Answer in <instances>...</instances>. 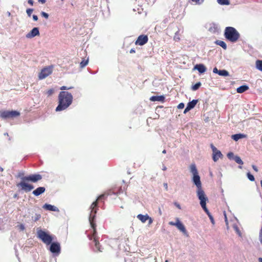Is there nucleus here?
Here are the masks:
<instances>
[{"label":"nucleus","instance_id":"1","mask_svg":"<svg viewBox=\"0 0 262 262\" xmlns=\"http://www.w3.org/2000/svg\"><path fill=\"white\" fill-rule=\"evenodd\" d=\"M72 95L67 91H61L58 95V105L55 111L60 112L66 110L73 102Z\"/></svg>","mask_w":262,"mask_h":262},{"label":"nucleus","instance_id":"2","mask_svg":"<svg viewBox=\"0 0 262 262\" xmlns=\"http://www.w3.org/2000/svg\"><path fill=\"white\" fill-rule=\"evenodd\" d=\"M224 36L228 40L235 42L238 39L240 35L234 28L227 27L225 28Z\"/></svg>","mask_w":262,"mask_h":262},{"label":"nucleus","instance_id":"3","mask_svg":"<svg viewBox=\"0 0 262 262\" xmlns=\"http://www.w3.org/2000/svg\"><path fill=\"white\" fill-rule=\"evenodd\" d=\"M104 198V194L100 195L97 199L90 206V209H91V213L89 216V222L92 227V224H96L95 223V217L96 216V214L97 213V211L98 209V203L99 200L103 199Z\"/></svg>","mask_w":262,"mask_h":262},{"label":"nucleus","instance_id":"4","mask_svg":"<svg viewBox=\"0 0 262 262\" xmlns=\"http://www.w3.org/2000/svg\"><path fill=\"white\" fill-rule=\"evenodd\" d=\"M93 233L91 235H88V237L90 240H93L95 243V246L97 249V252H102L99 242V237L97 235L96 224H92Z\"/></svg>","mask_w":262,"mask_h":262},{"label":"nucleus","instance_id":"5","mask_svg":"<svg viewBox=\"0 0 262 262\" xmlns=\"http://www.w3.org/2000/svg\"><path fill=\"white\" fill-rule=\"evenodd\" d=\"M37 236L47 245H49L51 244L53 238L52 236L45 231L40 229L37 231Z\"/></svg>","mask_w":262,"mask_h":262},{"label":"nucleus","instance_id":"6","mask_svg":"<svg viewBox=\"0 0 262 262\" xmlns=\"http://www.w3.org/2000/svg\"><path fill=\"white\" fill-rule=\"evenodd\" d=\"M192 180L194 184L197 187L196 194L197 196L205 194L204 191L202 187V184L200 180V177L199 174L193 176Z\"/></svg>","mask_w":262,"mask_h":262},{"label":"nucleus","instance_id":"7","mask_svg":"<svg viewBox=\"0 0 262 262\" xmlns=\"http://www.w3.org/2000/svg\"><path fill=\"white\" fill-rule=\"evenodd\" d=\"M20 116L19 112L16 111H6L1 113V117L6 119V118H14Z\"/></svg>","mask_w":262,"mask_h":262},{"label":"nucleus","instance_id":"8","mask_svg":"<svg viewBox=\"0 0 262 262\" xmlns=\"http://www.w3.org/2000/svg\"><path fill=\"white\" fill-rule=\"evenodd\" d=\"M52 73V68L47 67L43 68L38 74V78L43 79L49 76Z\"/></svg>","mask_w":262,"mask_h":262},{"label":"nucleus","instance_id":"9","mask_svg":"<svg viewBox=\"0 0 262 262\" xmlns=\"http://www.w3.org/2000/svg\"><path fill=\"white\" fill-rule=\"evenodd\" d=\"M200 200V205L205 212L209 215L210 214L209 210L206 207V201L208 200L206 194L201 195L198 196Z\"/></svg>","mask_w":262,"mask_h":262},{"label":"nucleus","instance_id":"10","mask_svg":"<svg viewBox=\"0 0 262 262\" xmlns=\"http://www.w3.org/2000/svg\"><path fill=\"white\" fill-rule=\"evenodd\" d=\"M25 180H22L17 186V187H20L21 189L26 192H29L34 188V186L30 184H28L25 182Z\"/></svg>","mask_w":262,"mask_h":262},{"label":"nucleus","instance_id":"11","mask_svg":"<svg viewBox=\"0 0 262 262\" xmlns=\"http://www.w3.org/2000/svg\"><path fill=\"white\" fill-rule=\"evenodd\" d=\"M42 179V176L39 174H34L29 175L28 176H26L24 177L22 180L31 181L34 183H35Z\"/></svg>","mask_w":262,"mask_h":262},{"label":"nucleus","instance_id":"12","mask_svg":"<svg viewBox=\"0 0 262 262\" xmlns=\"http://www.w3.org/2000/svg\"><path fill=\"white\" fill-rule=\"evenodd\" d=\"M148 41V37L146 35H140L135 41L136 45L143 46L146 44Z\"/></svg>","mask_w":262,"mask_h":262},{"label":"nucleus","instance_id":"13","mask_svg":"<svg viewBox=\"0 0 262 262\" xmlns=\"http://www.w3.org/2000/svg\"><path fill=\"white\" fill-rule=\"evenodd\" d=\"M60 249L59 243L57 242L51 243L50 250L52 253L59 254L60 252Z\"/></svg>","mask_w":262,"mask_h":262},{"label":"nucleus","instance_id":"14","mask_svg":"<svg viewBox=\"0 0 262 262\" xmlns=\"http://www.w3.org/2000/svg\"><path fill=\"white\" fill-rule=\"evenodd\" d=\"M137 218L140 220L143 223H144L146 222V221H149V224H151L152 223V220L151 217L149 216L148 214L143 215L141 214H138L137 215Z\"/></svg>","mask_w":262,"mask_h":262},{"label":"nucleus","instance_id":"15","mask_svg":"<svg viewBox=\"0 0 262 262\" xmlns=\"http://www.w3.org/2000/svg\"><path fill=\"white\" fill-rule=\"evenodd\" d=\"M39 34L38 28H34L29 33L26 35V37L28 38H33Z\"/></svg>","mask_w":262,"mask_h":262},{"label":"nucleus","instance_id":"16","mask_svg":"<svg viewBox=\"0 0 262 262\" xmlns=\"http://www.w3.org/2000/svg\"><path fill=\"white\" fill-rule=\"evenodd\" d=\"M176 226L177 228L183 233H186L187 231L184 225L180 221L179 219H176Z\"/></svg>","mask_w":262,"mask_h":262},{"label":"nucleus","instance_id":"17","mask_svg":"<svg viewBox=\"0 0 262 262\" xmlns=\"http://www.w3.org/2000/svg\"><path fill=\"white\" fill-rule=\"evenodd\" d=\"M46 190V188L44 187H39L37 188L35 190L33 191V194L35 196H38L41 194L43 193Z\"/></svg>","mask_w":262,"mask_h":262},{"label":"nucleus","instance_id":"18","mask_svg":"<svg viewBox=\"0 0 262 262\" xmlns=\"http://www.w3.org/2000/svg\"><path fill=\"white\" fill-rule=\"evenodd\" d=\"M150 100L151 101H161L164 102L165 97L163 95L161 96H154L150 98Z\"/></svg>","mask_w":262,"mask_h":262},{"label":"nucleus","instance_id":"19","mask_svg":"<svg viewBox=\"0 0 262 262\" xmlns=\"http://www.w3.org/2000/svg\"><path fill=\"white\" fill-rule=\"evenodd\" d=\"M194 69H196L200 73H203L206 71V68L203 64H196L194 67Z\"/></svg>","mask_w":262,"mask_h":262},{"label":"nucleus","instance_id":"20","mask_svg":"<svg viewBox=\"0 0 262 262\" xmlns=\"http://www.w3.org/2000/svg\"><path fill=\"white\" fill-rule=\"evenodd\" d=\"M222 157V154L220 150L213 153L212 159L214 162H216L220 158Z\"/></svg>","mask_w":262,"mask_h":262},{"label":"nucleus","instance_id":"21","mask_svg":"<svg viewBox=\"0 0 262 262\" xmlns=\"http://www.w3.org/2000/svg\"><path fill=\"white\" fill-rule=\"evenodd\" d=\"M246 137V135L242 134H237L235 135H233L231 136V138L232 139H233L234 141H237L240 139L244 138Z\"/></svg>","mask_w":262,"mask_h":262},{"label":"nucleus","instance_id":"22","mask_svg":"<svg viewBox=\"0 0 262 262\" xmlns=\"http://www.w3.org/2000/svg\"><path fill=\"white\" fill-rule=\"evenodd\" d=\"M249 89V87L247 85H244L238 87L236 89V91L238 93H243Z\"/></svg>","mask_w":262,"mask_h":262},{"label":"nucleus","instance_id":"23","mask_svg":"<svg viewBox=\"0 0 262 262\" xmlns=\"http://www.w3.org/2000/svg\"><path fill=\"white\" fill-rule=\"evenodd\" d=\"M190 172L192 173L193 176L199 174L196 166L194 164H192L190 165Z\"/></svg>","mask_w":262,"mask_h":262},{"label":"nucleus","instance_id":"24","mask_svg":"<svg viewBox=\"0 0 262 262\" xmlns=\"http://www.w3.org/2000/svg\"><path fill=\"white\" fill-rule=\"evenodd\" d=\"M43 208L50 211H56V207L50 204H46L43 205Z\"/></svg>","mask_w":262,"mask_h":262},{"label":"nucleus","instance_id":"25","mask_svg":"<svg viewBox=\"0 0 262 262\" xmlns=\"http://www.w3.org/2000/svg\"><path fill=\"white\" fill-rule=\"evenodd\" d=\"M198 102V100H193L191 101L188 102L186 106L191 110L195 107Z\"/></svg>","mask_w":262,"mask_h":262},{"label":"nucleus","instance_id":"26","mask_svg":"<svg viewBox=\"0 0 262 262\" xmlns=\"http://www.w3.org/2000/svg\"><path fill=\"white\" fill-rule=\"evenodd\" d=\"M201 84H202L200 82H198L196 83L194 85H193L191 86V90L194 91H196L200 88V86H201Z\"/></svg>","mask_w":262,"mask_h":262},{"label":"nucleus","instance_id":"27","mask_svg":"<svg viewBox=\"0 0 262 262\" xmlns=\"http://www.w3.org/2000/svg\"><path fill=\"white\" fill-rule=\"evenodd\" d=\"M216 43L220 46L221 47H222L224 49H227V45H226V43L222 41V40H217L216 41Z\"/></svg>","mask_w":262,"mask_h":262},{"label":"nucleus","instance_id":"28","mask_svg":"<svg viewBox=\"0 0 262 262\" xmlns=\"http://www.w3.org/2000/svg\"><path fill=\"white\" fill-rule=\"evenodd\" d=\"M218 74L220 76H227L229 75V73L225 70H219Z\"/></svg>","mask_w":262,"mask_h":262},{"label":"nucleus","instance_id":"29","mask_svg":"<svg viewBox=\"0 0 262 262\" xmlns=\"http://www.w3.org/2000/svg\"><path fill=\"white\" fill-rule=\"evenodd\" d=\"M217 2L222 5H228L230 4L229 0H217Z\"/></svg>","mask_w":262,"mask_h":262},{"label":"nucleus","instance_id":"30","mask_svg":"<svg viewBox=\"0 0 262 262\" xmlns=\"http://www.w3.org/2000/svg\"><path fill=\"white\" fill-rule=\"evenodd\" d=\"M256 67L259 70L262 71V60H258L256 62Z\"/></svg>","mask_w":262,"mask_h":262},{"label":"nucleus","instance_id":"31","mask_svg":"<svg viewBox=\"0 0 262 262\" xmlns=\"http://www.w3.org/2000/svg\"><path fill=\"white\" fill-rule=\"evenodd\" d=\"M88 62H89V59H83L82 60V61L80 63V68H83L84 67H85L88 64Z\"/></svg>","mask_w":262,"mask_h":262},{"label":"nucleus","instance_id":"32","mask_svg":"<svg viewBox=\"0 0 262 262\" xmlns=\"http://www.w3.org/2000/svg\"><path fill=\"white\" fill-rule=\"evenodd\" d=\"M234 160L237 163L240 165H243L244 164L241 158L237 156H236L234 157Z\"/></svg>","mask_w":262,"mask_h":262},{"label":"nucleus","instance_id":"33","mask_svg":"<svg viewBox=\"0 0 262 262\" xmlns=\"http://www.w3.org/2000/svg\"><path fill=\"white\" fill-rule=\"evenodd\" d=\"M54 92V90L53 89H50L48 90L47 91H46V94L49 97V96H50L52 95H53Z\"/></svg>","mask_w":262,"mask_h":262},{"label":"nucleus","instance_id":"34","mask_svg":"<svg viewBox=\"0 0 262 262\" xmlns=\"http://www.w3.org/2000/svg\"><path fill=\"white\" fill-rule=\"evenodd\" d=\"M247 176L250 181H254L255 180V178H254V176L252 174H251L250 172H248L247 173Z\"/></svg>","mask_w":262,"mask_h":262},{"label":"nucleus","instance_id":"35","mask_svg":"<svg viewBox=\"0 0 262 262\" xmlns=\"http://www.w3.org/2000/svg\"><path fill=\"white\" fill-rule=\"evenodd\" d=\"M234 155L233 154V152H229L228 154H227V157L229 159H234Z\"/></svg>","mask_w":262,"mask_h":262},{"label":"nucleus","instance_id":"36","mask_svg":"<svg viewBox=\"0 0 262 262\" xmlns=\"http://www.w3.org/2000/svg\"><path fill=\"white\" fill-rule=\"evenodd\" d=\"M40 217H41V215L40 214H36L33 220H34V221L36 222L37 221L39 220Z\"/></svg>","mask_w":262,"mask_h":262},{"label":"nucleus","instance_id":"37","mask_svg":"<svg viewBox=\"0 0 262 262\" xmlns=\"http://www.w3.org/2000/svg\"><path fill=\"white\" fill-rule=\"evenodd\" d=\"M33 11V9L29 8V9H27L26 12H27V14L29 16H31Z\"/></svg>","mask_w":262,"mask_h":262},{"label":"nucleus","instance_id":"38","mask_svg":"<svg viewBox=\"0 0 262 262\" xmlns=\"http://www.w3.org/2000/svg\"><path fill=\"white\" fill-rule=\"evenodd\" d=\"M41 15L42 16L45 17L46 18H48L49 17V15L48 13L45 12H41Z\"/></svg>","mask_w":262,"mask_h":262},{"label":"nucleus","instance_id":"39","mask_svg":"<svg viewBox=\"0 0 262 262\" xmlns=\"http://www.w3.org/2000/svg\"><path fill=\"white\" fill-rule=\"evenodd\" d=\"M73 88L72 87H68L66 86H62L60 88L61 90H70L71 89Z\"/></svg>","mask_w":262,"mask_h":262},{"label":"nucleus","instance_id":"40","mask_svg":"<svg viewBox=\"0 0 262 262\" xmlns=\"http://www.w3.org/2000/svg\"><path fill=\"white\" fill-rule=\"evenodd\" d=\"M184 107V104L183 103H180L178 106V108L179 109H182V108H183Z\"/></svg>","mask_w":262,"mask_h":262},{"label":"nucleus","instance_id":"41","mask_svg":"<svg viewBox=\"0 0 262 262\" xmlns=\"http://www.w3.org/2000/svg\"><path fill=\"white\" fill-rule=\"evenodd\" d=\"M211 147L212 148V151H213V153L218 151V150H217L216 148L215 147H214L213 144H211Z\"/></svg>","mask_w":262,"mask_h":262},{"label":"nucleus","instance_id":"42","mask_svg":"<svg viewBox=\"0 0 262 262\" xmlns=\"http://www.w3.org/2000/svg\"><path fill=\"white\" fill-rule=\"evenodd\" d=\"M174 204L176 206V207L178 208L179 209H181V206H180V205L178 203L174 202Z\"/></svg>","mask_w":262,"mask_h":262},{"label":"nucleus","instance_id":"43","mask_svg":"<svg viewBox=\"0 0 262 262\" xmlns=\"http://www.w3.org/2000/svg\"><path fill=\"white\" fill-rule=\"evenodd\" d=\"M192 2H195L196 4H200L203 2V0H202V2H200V0H191Z\"/></svg>","mask_w":262,"mask_h":262},{"label":"nucleus","instance_id":"44","mask_svg":"<svg viewBox=\"0 0 262 262\" xmlns=\"http://www.w3.org/2000/svg\"><path fill=\"white\" fill-rule=\"evenodd\" d=\"M208 216L209 217L212 223L214 224V220H213L212 216L211 214H209Z\"/></svg>","mask_w":262,"mask_h":262},{"label":"nucleus","instance_id":"45","mask_svg":"<svg viewBox=\"0 0 262 262\" xmlns=\"http://www.w3.org/2000/svg\"><path fill=\"white\" fill-rule=\"evenodd\" d=\"M252 168H253V170H254V171H255L256 172H257V171H258V168H257V167L255 165H252Z\"/></svg>","mask_w":262,"mask_h":262},{"label":"nucleus","instance_id":"46","mask_svg":"<svg viewBox=\"0 0 262 262\" xmlns=\"http://www.w3.org/2000/svg\"><path fill=\"white\" fill-rule=\"evenodd\" d=\"M33 19L35 21H37L38 20V16L36 15H33Z\"/></svg>","mask_w":262,"mask_h":262},{"label":"nucleus","instance_id":"47","mask_svg":"<svg viewBox=\"0 0 262 262\" xmlns=\"http://www.w3.org/2000/svg\"><path fill=\"white\" fill-rule=\"evenodd\" d=\"M219 70H217L216 68H214L213 70V72L214 73H219Z\"/></svg>","mask_w":262,"mask_h":262},{"label":"nucleus","instance_id":"48","mask_svg":"<svg viewBox=\"0 0 262 262\" xmlns=\"http://www.w3.org/2000/svg\"><path fill=\"white\" fill-rule=\"evenodd\" d=\"M28 3L29 4H30L31 6L33 5V0H28Z\"/></svg>","mask_w":262,"mask_h":262},{"label":"nucleus","instance_id":"49","mask_svg":"<svg viewBox=\"0 0 262 262\" xmlns=\"http://www.w3.org/2000/svg\"><path fill=\"white\" fill-rule=\"evenodd\" d=\"M190 110V109L189 108H188L187 106H186V107L185 108V109L184 111V113L186 114L187 112H188Z\"/></svg>","mask_w":262,"mask_h":262},{"label":"nucleus","instance_id":"50","mask_svg":"<svg viewBox=\"0 0 262 262\" xmlns=\"http://www.w3.org/2000/svg\"><path fill=\"white\" fill-rule=\"evenodd\" d=\"M164 186L165 187V189L166 190H168V185L167 183H164Z\"/></svg>","mask_w":262,"mask_h":262},{"label":"nucleus","instance_id":"51","mask_svg":"<svg viewBox=\"0 0 262 262\" xmlns=\"http://www.w3.org/2000/svg\"><path fill=\"white\" fill-rule=\"evenodd\" d=\"M169 224L171 226H176V223L173 222H169Z\"/></svg>","mask_w":262,"mask_h":262},{"label":"nucleus","instance_id":"52","mask_svg":"<svg viewBox=\"0 0 262 262\" xmlns=\"http://www.w3.org/2000/svg\"><path fill=\"white\" fill-rule=\"evenodd\" d=\"M38 2H39V3H42V4H44V3H46V0H38Z\"/></svg>","mask_w":262,"mask_h":262},{"label":"nucleus","instance_id":"53","mask_svg":"<svg viewBox=\"0 0 262 262\" xmlns=\"http://www.w3.org/2000/svg\"><path fill=\"white\" fill-rule=\"evenodd\" d=\"M235 228V230H236V232H237L239 234H241V233H240L239 230L238 229V227H236Z\"/></svg>","mask_w":262,"mask_h":262},{"label":"nucleus","instance_id":"54","mask_svg":"<svg viewBox=\"0 0 262 262\" xmlns=\"http://www.w3.org/2000/svg\"><path fill=\"white\" fill-rule=\"evenodd\" d=\"M135 50L134 49H132L130 50V53H135Z\"/></svg>","mask_w":262,"mask_h":262},{"label":"nucleus","instance_id":"55","mask_svg":"<svg viewBox=\"0 0 262 262\" xmlns=\"http://www.w3.org/2000/svg\"><path fill=\"white\" fill-rule=\"evenodd\" d=\"M20 229L22 230H24L25 229V227H24V226L23 225H21L20 226Z\"/></svg>","mask_w":262,"mask_h":262},{"label":"nucleus","instance_id":"56","mask_svg":"<svg viewBox=\"0 0 262 262\" xmlns=\"http://www.w3.org/2000/svg\"><path fill=\"white\" fill-rule=\"evenodd\" d=\"M166 169H167V168H166V166H163V168H162L163 170H166Z\"/></svg>","mask_w":262,"mask_h":262},{"label":"nucleus","instance_id":"57","mask_svg":"<svg viewBox=\"0 0 262 262\" xmlns=\"http://www.w3.org/2000/svg\"><path fill=\"white\" fill-rule=\"evenodd\" d=\"M259 262H262V258L260 257L258 258Z\"/></svg>","mask_w":262,"mask_h":262},{"label":"nucleus","instance_id":"58","mask_svg":"<svg viewBox=\"0 0 262 262\" xmlns=\"http://www.w3.org/2000/svg\"><path fill=\"white\" fill-rule=\"evenodd\" d=\"M162 153L163 154H166V150L165 149H164L163 151H162Z\"/></svg>","mask_w":262,"mask_h":262},{"label":"nucleus","instance_id":"59","mask_svg":"<svg viewBox=\"0 0 262 262\" xmlns=\"http://www.w3.org/2000/svg\"><path fill=\"white\" fill-rule=\"evenodd\" d=\"M165 262H168V260H166Z\"/></svg>","mask_w":262,"mask_h":262},{"label":"nucleus","instance_id":"60","mask_svg":"<svg viewBox=\"0 0 262 262\" xmlns=\"http://www.w3.org/2000/svg\"><path fill=\"white\" fill-rule=\"evenodd\" d=\"M64 0H61V1H63Z\"/></svg>","mask_w":262,"mask_h":262}]
</instances>
